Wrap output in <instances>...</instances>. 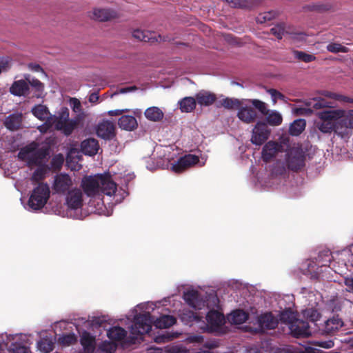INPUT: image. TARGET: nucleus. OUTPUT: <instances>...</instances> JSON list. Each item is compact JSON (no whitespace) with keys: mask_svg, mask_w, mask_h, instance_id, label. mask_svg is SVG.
<instances>
[{"mask_svg":"<svg viewBox=\"0 0 353 353\" xmlns=\"http://www.w3.org/2000/svg\"><path fill=\"white\" fill-rule=\"evenodd\" d=\"M37 147L38 144L32 142L22 148L17 154L19 159L26 161L29 167L44 165L43 161L49 156V150L46 147Z\"/></svg>","mask_w":353,"mask_h":353,"instance_id":"nucleus-1","label":"nucleus"},{"mask_svg":"<svg viewBox=\"0 0 353 353\" xmlns=\"http://www.w3.org/2000/svg\"><path fill=\"white\" fill-rule=\"evenodd\" d=\"M319 121L315 122L316 128L322 133L330 134L337 132V119L342 115V112L334 110H323L316 114Z\"/></svg>","mask_w":353,"mask_h":353,"instance_id":"nucleus-2","label":"nucleus"},{"mask_svg":"<svg viewBox=\"0 0 353 353\" xmlns=\"http://www.w3.org/2000/svg\"><path fill=\"white\" fill-rule=\"evenodd\" d=\"M50 194L49 185L45 183H39L29 198L28 205L34 210L43 208L47 203Z\"/></svg>","mask_w":353,"mask_h":353,"instance_id":"nucleus-3","label":"nucleus"},{"mask_svg":"<svg viewBox=\"0 0 353 353\" xmlns=\"http://www.w3.org/2000/svg\"><path fill=\"white\" fill-rule=\"evenodd\" d=\"M305 152L301 147H293L286 154V164L289 170L297 172L305 166Z\"/></svg>","mask_w":353,"mask_h":353,"instance_id":"nucleus-4","label":"nucleus"},{"mask_svg":"<svg viewBox=\"0 0 353 353\" xmlns=\"http://www.w3.org/2000/svg\"><path fill=\"white\" fill-rule=\"evenodd\" d=\"M152 322V316L149 312L136 315L131 326V334L141 336L148 333L151 330Z\"/></svg>","mask_w":353,"mask_h":353,"instance_id":"nucleus-5","label":"nucleus"},{"mask_svg":"<svg viewBox=\"0 0 353 353\" xmlns=\"http://www.w3.org/2000/svg\"><path fill=\"white\" fill-rule=\"evenodd\" d=\"M100 179L101 174L86 176L82 179L81 185L88 196L92 197L100 192Z\"/></svg>","mask_w":353,"mask_h":353,"instance_id":"nucleus-6","label":"nucleus"},{"mask_svg":"<svg viewBox=\"0 0 353 353\" xmlns=\"http://www.w3.org/2000/svg\"><path fill=\"white\" fill-rule=\"evenodd\" d=\"M270 130L267 124L259 121L252 130L251 142L256 145H261L269 138Z\"/></svg>","mask_w":353,"mask_h":353,"instance_id":"nucleus-7","label":"nucleus"},{"mask_svg":"<svg viewBox=\"0 0 353 353\" xmlns=\"http://www.w3.org/2000/svg\"><path fill=\"white\" fill-rule=\"evenodd\" d=\"M332 103L326 101L325 99H312L307 102L305 105L307 108H299L296 109L298 114H310L313 110H319L324 108H331Z\"/></svg>","mask_w":353,"mask_h":353,"instance_id":"nucleus-8","label":"nucleus"},{"mask_svg":"<svg viewBox=\"0 0 353 353\" xmlns=\"http://www.w3.org/2000/svg\"><path fill=\"white\" fill-rule=\"evenodd\" d=\"M199 162V158L194 154H185L179 158L176 163L172 166V170L175 173H181L188 168L197 164Z\"/></svg>","mask_w":353,"mask_h":353,"instance_id":"nucleus-9","label":"nucleus"},{"mask_svg":"<svg viewBox=\"0 0 353 353\" xmlns=\"http://www.w3.org/2000/svg\"><path fill=\"white\" fill-rule=\"evenodd\" d=\"M132 36L135 39L144 42H162L170 41V39L168 37H163L161 34H157L154 32L148 30H135L132 32Z\"/></svg>","mask_w":353,"mask_h":353,"instance_id":"nucleus-10","label":"nucleus"},{"mask_svg":"<svg viewBox=\"0 0 353 353\" xmlns=\"http://www.w3.org/2000/svg\"><path fill=\"white\" fill-rule=\"evenodd\" d=\"M72 185L70 176L65 173H60L54 176L53 190L58 194H65Z\"/></svg>","mask_w":353,"mask_h":353,"instance_id":"nucleus-11","label":"nucleus"},{"mask_svg":"<svg viewBox=\"0 0 353 353\" xmlns=\"http://www.w3.org/2000/svg\"><path fill=\"white\" fill-rule=\"evenodd\" d=\"M292 336L295 338L308 337L312 334L307 321L297 319L289 327Z\"/></svg>","mask_w":353,"mask_h":353,"instance_id":"nucleus-12","label":"nucleus"},{"mask_svg":"<svg viewBox=\"0 0 353 353\" xmlns=\"http://www.w3.org/2000/svg\"><path fill=\"white\" fill-rule=\"evenodd\" d=\"M257 322L261 330L275 329L279 324V319L271 312H265L258 316Z\"/></svg>","mask_w":353,"mask_h":353,"instance_id":"nucleus-13","label":"nucleus"},{"mask_svg":"<svg viewBox=\"0 0 353 353\" xmlns=\"http://www.w3.org/2000/svg\"><path fill=\"white\" fill-rule=\"evenodd\" d=\"M344 325L343 321L339 315H334L332 318L327 319L321 329L323 333L326 334H334Z\"/></svg>","mask_w":353,"mask_h":353,"instance_id":"nucleus-14","label":"nucleus"},{"mask_svg":"<svg viewBox=\"0 0 353 353\" xmlns=\"http://www.w3.org/2000/svg\"><path fill=\"white\" fill-rule=\"evenodd\" d=\"M282 148V145L276 141H268L265 144L262 150L263 161L265 163L269 162L279 152L281 151Z\"/></svg>","mask_w":353,"mask_h":353,"instance_id":"nucleus-15","label":"nucleus"},{"mask_svg":"<svg viewBox=\"0 0 353 353\" xmlns=\"http://www.w3.org/2000/svg\"><path fill=\"white\" fill-rule=\"evenodd\" d=\"M183 299L188 305L195 310H201L205 305L199 292L196 290L184 292Z\"/></svg>","mask_w":353,"mask_h":353,"instance_id":"nucleus-16","label":"nucleus"},{"mask_svg":"<svg viewBox=\"0 0 353 353\" xmlns=\"http://www.w3.org/2000/svg\"><path fill=\"white\" fill-rule=\"evenodd\" d=\"M66 204L69 208L78 209L83 205V196L81 190L72 189L68 192L66 196Z\"/></svg>","mask_w":353,"mask_h":353,"instance_id":"nucleus-17","label":"nucleus"},{"mask_svg":"<svg viewBox=\"0 0 353 353\" xmlns=\"http://www.w3.org/2000/svg\"><path fill=\"white\" fill-rule=\"evenodd\" d=\"M118 17L117 12L110 8H94L92 18L99 21H108Z\"/></svg>","mask_w":353,"mask_h":353,"instance_id":"nucleus-18","label":"nucleus"},{"mask_svg":"<svg viewBox=\"0 0 353 353\" xmlns=\"http://www.w3.org/2000/svg\"><path fill=\"white\" fill-rule=\"evenodd\" d=\"M100 192L112 196L117 190V184L114 182L109 174H101Z\"/></svg>","mask_w":353,"mask_h":353,"instance_id":"nucleus-19","label":"nucleus"},{"mask_svg":"<svg viewBox=\"0 0 353 353\" xmlns=\"http://www.w3.org/2000/svg\"><path fill=\"white\" fill-rule=\"evenodd\" d=\"M10 92L17 97H26L30 94L29 84L26 79L14 81L10 88Z\"/></svg>","mask_w":353,"mask_h":353,"instance_id":"nucleus-20","label":"nucleus"},{"mask_svg":"<svg viewBox=\"0 0 353 353\" xmlns=\"http://www.w3.org/2000/svg\"><path fill=\"white\" fill-rule=\"evenodd\" d=\"M196 103L201 106H210L212 105L216 100V96L214 93L208 90H201L196 94Z\"/></svg>","mask_w":353,"mask_h":353,"instance_id":"nucleus-21","label":"nucleus"},{"mask_svg":"<svg viewBox=\"0 0 353 353\" xmlns=\"http://www.w3.org/2000/svg\"><path fill=\"white\" fill-rule=\"evenodd\" d=\"M80 343L85 353H93L96 347L95 336L90 332L83 331L80 336Z\"/></svg>","mask_w":353,"mask_h":353,"instance_id":"nucleus-22","label":"nucleus"},{"mask_svg":"<svg viewBox=\"0 0 353 353\" xmlns=\"http://www.w3.org/2000/svg\"><path fill=\"white\" fill-rule=\"evenodd\" d=\"M97 134L104 139H111L114 137V125L108 121L100 123L97 128Z\"/></svg>","mask_w":353,"mask_h":353,"instance_id":"nucleus-23","label":"nucleus"},{"mask_svg":"<svg viewBox=\"0 0 353 353\" xmlns=\"http://www.w3.org/2000/svg\"><path fill=\"white\" fill-rule=\"evenodd\" d=\"M81 150L85 155L94 156L99 150V142L94 138L86 139L81 142Z\"/></svg>","mask_w":353,"mask_h":353,"instance_id":"nucleus-24","label":"nucleus"},{"mask_svg":"<svg viewBox=\"0 0 353 353\" xmlns=\"http://www.w3.org/2000/svg\"><path fill=\"white\" fill-rule=\"evenodd\" d=\"M238 110V118L245 123H253L256 121L257 118V113L251 107H242L241 105Z\"/></svg>","mask_w":353,"mask_h":353,"instance_id":"nucleus-25","label":"nucleus"},{"mask_svg":"<svg viewBox=\"0 0 353 353\" xmlns=\"http://www.w3.org/2000/svg\"><path fill=\"white\" fill-rule=\"evenodd\" d=\"M119 126L125 130L132 131L137 127L136 118L132 115H123L118 121Z\"/></svg>","mask_w":353,"mask_h":353,"instance_id":"nucleus-26","label":"nucleus"},{"mask_svg":"<svg viewBox=\"0 0 353 353\" xmlns=\"http://www.w3.org/2000/svg\"><path fill=\"white\" fill-rule=\"evenodd\" d=\"M206 320L211 327H218L223 324L224 316L218 311L210 310L206 315Z\"/></svg>","mask_w":353,"mask_h":353,"instance_id":"nucleus-27","label":"nucleus"},{"mask_svg":"<svg viewBox=\"0 0 353 353\" xmlns=\"http://www.w3.org/2000/svg\"><path fill=\"white\" fill-rule=\"evenodd\" d=\"M154 325L159 329L168 328L176 323V319L172 315H162L154 321Z\"/></svg>","mask_w":353,"mask_h":353,"instance_id":"nucleus-28","label":"nucleus"},{"mask_svg":"<svg viewBox=\"0 0 353 353\" xmlns=\"http://www.w3.org/2000/svg\"><path fill=\"white\" fill-rule=\"evenodd\" d=\"M107 336L112 341H121L126 337L127 332L121 327L115 326L108 331Z\"/></svg>","mask_w":353,"mask_h":353,"instance_id":"nucleus-29","label":"nucleus"},{"mask_svg":"<svg viewBox=\"0 0 353 353\" xmlns=\"http://www.w3.org/2000/svg\"><path fill=\"white\" fill-rule=\"evenodd\" d=\"M145 117L154 122L160 121L163 118V112L158 107H150L144 112Z\"/></svg>","mask_w":353,"mask_h":353,"instance_id":"nucleus-30","label":"nucleus"},{"mask_svg":"<svg viewBox=\"0 0 353 353\" xmlns=\"http://www.w3.org/2000/svg\"><path fill=\"white\" fill-rule=\"evenodd\" d=\"M21 123V115L12 114L9 115L5 120L4 125L10 130L19 129Z\"/></svg>","mask_w":353,"mask_h":353,"instance_id":"nucleus-31","label":"nucleus"},{"mask_svg":"<svg viewBox=\"0 0 353 353\" xmlns=\"http://www.w3.org/2000/svg\"><path fill=\"white\" fill-rule=\"evenodd\" d=\"M179 104L182 112H191L196 105L195 99L192 97H184L179 102Z\"/></svg>","mask_w":353,"mask_h":353,"instance_id":"nucleus-32","label":"nucleus"},{"mask_svg":"<svg viewBox=\"0 0 353 353\" xmlns=\"http://www.w3.org/2000/svg\"><path fill=\"white\" fill-rule=\"evenodd\" d=\"M249 314L243 310H236L231 313L229 319L233 324L240 325L245 323L248 319Z\"/></svg>","mask_w":353,"mask_h":353,"instance_id":"nucleus-33","label":"nucleus"},{"mask_svg":"<svg viewBox=\"0 0 353 353\" xmlns=\"http://www.w3.org/2000/svg\"><path fill=\"white\" fill-rule=\"evenodd\" d=\"M32 114L39 120L45 121L50 118V113L48 108L43 105L39 104L34 106L32 110Z\"/></svg>","mask_w":353,"mask_h":353,"instance_id":"nucleus-34","label":"nucleus"},{"mask_svg":"<svg viewBox=\"0 0 353 353\" xmlns=\"http://www.w3.org/2000/svg\"><path fill=\"white\" fill-rule=\"evenodd\" d=\"M298 319L297 314L290 309H286L282 311L279 315V320L288 325L290 327L295 321Z\"/></svg>","mask_w":353,"mask_h":353,"instance_id":"nucleus-35","label":"nucleus"},{"mask_svg":"<svg viewBox=\"0 0 353 353\" xmlns=\"http://www.w3.org/2000/svg\"><path fill=\"white\" fill-rule=\"evenodd\" d=\"M266 122L272 126H277L282 123V115L276 110H268V113L265 114Z\"/></svg>","mask_w":353,"mask_h":353,"instance_id":"nucleus-36","label":"nucleus"},{"mask_svg":"<svg viewBox=\"0 0 353 353\" xmlns=\"http://www.w3.org/2000/svg\"><path fill=\"white\" fill-rule=\"evenodd\" d=\"M306 122L304 119L295 120L290 126L289 132L292 136H299L305 130Z\"/></svg>","mask_w":353,"mask_h":353,"instance_id":"nucleus-37","label":"nucleus"},{"mask_svg":"<svg viewBox=\"0 0 353 353\" xmlns=\"http://www.w3.org/2000/svg\"><path fill=\"white\" fill-rule=\"evenodd\" d=\"M221 105L228 110H239L242 101L238 99L225 97L220 101Z\"/></svg>","mask_w":353,"mask_h":353,"instance_id":"nucleus-38","label":"nucleus"},{"mask_svg":"<svg viewBox=\"0 0 353 353\" xmlns=\"http://www.w3.org/2000/svg\"><path fill=\"white\" fill-rule=\"evenodd\" d=\"M234 8L250 9L254 6V0H225Z\"/></svg>","mask_w":353,"mask_h":353,"instance_id":"nucleus-39","label":"nucleus"},{"mask_svg":"<svg viewBox=\"0 0 353 353\" xmlns=\"http://www.w3.org/2000/svg\"><path fill=\"white\" fill-rule=\"evenodd\" d=\"M68 119L69 110L66 108H63L59 116L54 119L53 123L54 124L55 128L59 130L62 125L65 124Z\"/></svg>","mask_w":353,"mask_h":353,"instance_id":"nucleus-40","label":"nucleus"},{"mask_svg":"<svg viewBox=\"0 0 353 353\" xmlns=\"http://www.w3.org/2000/svg\"><path fill=\"white\" fill-rule=\"evenodd\" d=\"M332 260V256L329 250L320 252L316 258V262L321 266H329Z\"/></svg>","mask_w":353,"mask_h":353,"instance_id":"nucleus-41","label":"nucleus"},{"mask_svg":"<svg viewBox=\"0 0 353 353\" xmlns=\"http://www.w3.org/2000/svg\"><path fill=\"white\" fill-rule=\"evenodd\" d=\"M332 6L330 3H316L308 4L304 7V9L309 11H314L317 12H323L330 10Z\"/></svg>","mask_w":353,"mask_h":353,"instance_id":"nucleus-42","label":"nucleus"},{"mask_svg":"<svg viewBox=\"0 0 353 353\" xmlns=\"http://www.w3.org/2000/svg\"><path fill=\"white\" fill-rule=\"evenodd\" d=\"M39 349L45 353H48L53 350L54 343L52 339L49 338H43L38 343Z\"/></svg>","mask_w":353,"mask_h":353,"instance_id":"nucleus-43","label":"nucleus"},{"mask_svg":"<svg viewBox=\"0 0 353 353\" xmlns=\"http://www.w3.org/2000/svg\"><path fill=\"white\" fill-rule=\"evenodd\" d=\"M25 79L28 83L29 86L31 85L35 90V92H38V94H37V97H39L40 94L43 92L44 84L37 79H30L29 74L26 75Z\"/></svg>","mask_w":353,"mask_h":353,"instance_id":"nucleus-44","label":"nucleus"},{"mask_svg":"<svg viewBox=\"0 0 353 353\" xmlns=\"http://www.w3.org/2000/svg\"><path fill=\"white\" fill-rule=\"evenodd\" d=\"M181 319L183 321H185L187 323H189L199 322L201 321V317L193 311L186 310L183 311L181 316Z\"/></svg>","mask_w":353,"mask_h":353,"instance_id":"nucleus-45","label":"nucleus"},{"mask_svg":"<svg viewBox=\"0 0 353 353\" xmlns=\"http://www.w3.org/2000/svg\"><path fill=\"white\" fill-rule=\"evenodd\" d=\"M47 172L46 165H40L33 172L31 179L33 181L39 182L42 181L45 177Z\"/></svg>","mask_w":353,"mask_h":353,"instance_id":"nucleus-46","label":"nucleus"},{"mask_svg":"<svg viewBox=\"0 0 353 353\" xmlns=\"http://www.w3.org/2000/svg\"><path fill=\"white\" fill-rule=\"evenodd\" d=\"M277 14L278 13L273 10L260 13L256 17V22L259 23H266L274 19Z\"/></svg>","mask_w":353,"mask_h":353,"instance_id":"nucleus-47","label":"nucleus"},{"mask_svg":"<svg viewBox=\"0 0 353 353\" xmlns=\"http://www.w3.org/2000/svg\"><path fill=\"white\" fill-rule=\"evenodd\" d=\"M77 125L78 121L68 119L65 124L62 125L59 130H61L65 136H69L72 134V132L76 128Z\"/></svg>","mask_w":353,"mask_h":353,"instance_id":"nucleus-48","label":"nucleus"},{"mask_svg":"<svg viewBox=\"0 0 353 353\" xmlns=\"http://www.w3.org/2000/svg\"><path fill=\"white\" fill-rule=\"evenodd\" d=\"M9 353H29L30 350L27 346L20 343H12L8 349Z\"/></svg>","mask_w":353,"mask_h":353,"instance_id":"nucleus-49","label":"nucleus"},{"mask_svg":"<svg viewBox=\"0 0 353 353\" xmlns=\"http://www.w3.org/2000/svg\"><path fill=\"white\" fill-rule=\"evenodd\" d=\"M117 345L115 343L105 341L99 345V350L105 353H114L117 350Z\"/></svg>","mask_w":353,"mask_h":353,"instance_id":"nucleus-50","label":"nucleus"},{"mask_svg":"<svg viewBox=\"0 0 353 353\" xmlns=\"http://www.w3.org/2000/svg\"><path fill=\"white\" fill-rule=\"evenodd\" d=\"M336 110H340L342 112L341 117L337 119V130H339L343 128H350L348 124L349 117L347 112L341 109H336Z\"/></svg>","mask_w":353,"mask_h":353,"instance_id":"nucleus-51","label":"nucleus"},{"mask_svg":"<svg viewBox=\"0 0 353 353\" xmlns=\"http://www.w3.org/2000/svg\"><path fill=\"white\" fill-rule=\"evenodd\" d=\"M248 101L263 115L268 113L269 110L268 109L267 104L265 102L259 99H249Z\"/></svg>","mask_w":353,"mask_h":353,"instance_id":"nucleus-52","label":"nucleus"},{"mask_svg":"<svg viewBox=\"0 0 353 353\" xmlns=\"http://www.w3.org/2000/svg\"><path fill=\"white\" fill-rule=\"evenodd\" d=\"M294 57L305 63H310L316 59V57L312 54H309L303 51L294 50Z\"/></svg>","mask_w":353,"mask_h":353,"instance_id":"nucleus-53","label":"nucleus"},{"mask_svg":"<svg viewBox=\"0 0 353 353\" xmlns=\"http://www.w3.org/2000/svg\"><path fill=\"white\" fill-rule=\"evenodd\" d=\"M327 49L329 52H333V53H337V52H347L348 48L345 46H343L339 43H330Z\"/></svg>","mask_w":353,"mask_h":353,"instance_id":"nucleus-54","label":"nucleus"},{"mask_svg":"<svg viewBox=\"0 0 353 353\" xmlns=\"http://www.w3.org/2000/svg\"><path fill=\"white\" fill-rule=\"evenodd\" d=\"M304 316L309 319L310 321L316 322L319 319L321 314L316 310L310 308L305 310Z\"/></svg>","mask_w":353,"mask_h":353,"instance_id":"nucleus-55","label":"nucleus"},{"mask_svg":"<svg viewBox=\"0 0 353 353\" xmlns=\"http://www.w3.org/2000/svg\"><path fill=\"white\" fill-rule=\"evenodd\" d=\"M77 339L74 334L63 335L59 338V341L64 345H70L77 342Z\"/></svg>","mask_w":353,"mask_h":353,"instance_id":"nucleus-56","label":"nucleus"},{"mask_svg":"<svg viewBox=\"0 0 353 353\" xmlns=\"http://www.w3.org/2000/svg\"><path fill=\"white\" fill-rule=\"evenodd\" d=\"M271 33L274 35L278 39H282L285 30L283 24H278L270 30Z\"/></svg>","mask_w":353,"mask_h":353,"instance_id":"nucleus-57","label":"nucleus"},{"mask_svg":"<svg viewBox=\"0 0 353 353\" xmlns=\"http://www.w3.org/2000/svg\"><path fill=\"white\" fill-rule=\"evenodd\" d=\"M64 159L62 154L55 155L51 160L50 164L52 168L59 170L63 163Z\"/></svg>","mask_w":353,"mask_h":353,"instance_id":"nucleus-58","label":"nucleus"},{"mask_svg":"<svg viewBox=\"0 0 353 353\" xmlns=\"http://www.w3.org/2000/svg\"><path fill=\"white\" fill-rule=\"evenodd\" d=\"M268 92L271 95L273 101V103L275 104L276 103V99H279L281 101H285V96L280 92L279 91L271 88L268 90Z\"/></svg>","mask_w":353,"mask_h":353,"instance_id":"nucleus-59","label":"nucleus"},{"mask_svg":"<svg viewBox=\"0 0 353 353\" xmlns=\"http://www.w3.org/2000/svg\"><path fill=\"white\" fill-rule=\"evenodd\" d=\"M173 338L174 336L168 333H162L156 336L154 341L157 343H164L171 341Z\"/></svg>","mask_w":353,"mask_h":353,"instance_id":"nucleus-60","label":"nucleus"},{"mask_svg":"<svg viewBox=\"0 0 353 353\" xmlns=\"http://www.w3.org/2000/svg\"><path fill=\"white\" fill-rule=\"evenodd\" d=\"M10 68V62L8 58H0V74L3 72H7Z\"/></svg>","mask_w":353,"mask_h":353,"instance_id":"nucleus-61","label":"nucleus"},{"mask_svg":"<svg viewBox=\"0 0 353 353\" xmlns=\"http://www.w3.org/2000/svg\"><path fill=\"white\" fill-rule=\"evenodd\" d=\"M70 104L74 112H78L81 110V104L79 99L76 98L70 99Z\"/></svg>","mask_w":353,"mask_h":353,"instance_id":"nucleus-62","label":"nucleus"},{"mask_svg":"<svg viewBox=\"0 0 353 353\" xmlns=\"http://www.w3.org/2000/svg\"><path fill=\"white\" fill-rule=\"evenodd\" d=\"M138 89V88L136 85L132 86H128L125 88H120L116 94H125L130 92L135 91Z\"/></svg>","mask_w":353,"mask_h":353,"instance_id":"nucleus-63","label":"nucleus"},{"mask_svg":"<svg viewBox=\"0 0 353 353\" xmlns=\"http://www.w3.org/2000/svg\"><path fill=\"white\" fill-rule=\"evenodd\" d=\"M28 68L30 70H31L32 71L37 72H41L43 73H45L43 69L41 67V65L39 64L30 63L28 64Z\"/></svg>","mask_w":353,"mask_h":353,"instance_id":"nucleus-64","label":"nucleus"}]
</instances>
